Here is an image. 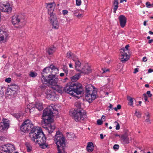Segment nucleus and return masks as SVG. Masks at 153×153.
Wrapping results in <instances>:
<instances>
[{
    "mask_svg": "<svg viewBox=\"0 0 153 153\" xmlns=\"http://www.w3.org/2000/svg\"><path fill=\"white\" fill-rule=\"evenodd\" d=\"M138 72V69L137 68H136L134 69V73L136 74V73Z\"/></svg>",
    "mask_w": 153,
    "mask_h": 153,
    "instance_id": "4d7b16f0",
    "label": "nucleus"
},
{
    "mask_svg": "<svg viewBox=\"0 0 153 153\" xmlns=\"http://www.w3.org/2000/svg\"><path fill=\"white\" fill-rule=\"evenodd\" d=\"M119 147V145L117 144H115L113 146V149H118Z\"/></svg>",
    "mask_w": 153,
    "mask_h": 153,
    "instance_id": "ea45409f",
    "label": "nucleus"
},
{
    "mask_svg": "<svg viewBox=\"0 0 153 153\" xmlns=\"http://www.w3.org/2000/svg\"><path fill=\"white\" fill-rule=\"evenodd\" d=\"M25 145L27 148V151L28 152H30L32 149V147L28 143H26Z\"/></svg>",
    "mask_w": 153,
    "mask_h": 153,
    "instance_id": "473e14b6",
    "label": "nucleus"
},
{
    "mask_svg": "<svg viewBox=\"0 0 153 153\" xmlns=\"http://www.w3.org/2000/svg\"><path fill=\"white\" fill-rule=\"evenodd\" d=\"M97 124L99 125H101L102 123V121L100 119L97 120Z\"/></svg>",
    "mask_w": 153,
    "mask_h": 153,
    "instance_id": "a19ab883",
    "label": "nucleus"
},
{
    "mask_svg": "<svg viewBox=\"0 0 153 153\" xmlns=\"http://www.w3.org/2000/svg\"><path fill=\"white\" fill-rule=\"evenodd\" d=\"M146 94L147 95H148V97H151L152 96V94H151L150 91H148L146 92Z\"/></svg>",
    "mask_w": 153,
    "mask_h": 153,
    "instance_id": "49530a36",
    "label": "nucleus"
},
{
    "mask_svg": "<svg viewBox=\"0 0 153 153\" xmlns=\"http://www.w3.org/2000/svg\"><path fill=\"white\" fill-rule=\"evenodd\" d=\"M146 6L148 7H150L151 6V4L149 2H146Z\"/></svg>",
    "mask_w": 153,
    "mask_h": 153,
    "instance_id": "37998d69",
    "label": "nucleus"
},
{
    "mask_svg": "<svg viewBox=\"0 0 153 153\" xmlns=\"http://www.w3.org/2000/svg\"><path fill=\"white\" fill-rule=\"evenodd\" d=\"M153 72V70L151 69H149L148 71V73H150Z\"/></svg>",
    "mask_w": 153,
    "mask_h": 153,
    "instance_id": "13d9d810",
    "label": "nucleus"
},
{
    "mask_svg": "<svg viewBox=\"0 0 153 153\" xmlns=\"http://www.w3.org/2000/svg\"><path fill=\"white\" fill-rule=\"evenodd\" d=\"M18 86L16 85L13 84L11 86L10 89H13V90L14 89H18Z\"/></svg>",
    "mask_w": 153,
    "mask_h": 153,
    "instance_id": "c9c22d12",
    "label": "nucleus"
},
{
    "mask_svg": "<svg viewBox=\"0 0 153 153\" xmlns=\"http://www.w3.org/2000/svg\"><path fill=\"white\" fill-rule=\"evenodd\" d=\"M100 136L101 139H103V137L102 134H100Z\"/></svg>",
    "mask_w": 153,
    "mask_h": 153,
    "instance_id": "0e129e2a",
    "label": "nucleus"
},
{
    "mask_svg": "<svg viewBox=\"0 0 153 153\" xmlns=\"http://www.w3.org/2000/svg\"><path fill=\"white\" fill-rule=\"evenodd\" d=\"M81 0H76V4L77 6H79L81 4Z\"/></svg>",
    "mask_w": 153,
    "mask_h": 153,
    "instance_id": "e433bc0d",
    "label": "nucleus"
},
{
    "mask_svg": "<svg viewBox=\"0 0 153 153\" xmlns=\"http://www.w3.org/2000/svg\"><path fill=\"white\" fill-rule=\"evenodd\" d=\"M15 149L14 146L11 144H7L0 146L1 153H10Z\"/></svg>",
    "mask_w": 153,
    "mask_h": 153,
    "instance_id": "9d476101",
    "label": "nucleus"
},
{
    "mask_svg": "<svg viewBox=\"0 0 153 153\" xmlns=\"http://www.w3.org/2000/svg\"><path fill=\"white\" fill-rule=\"evenodd\" d=\"M47 98L50 100H53L55 99L56 94L54 91L50 88H47L45 91Z\"/></svg>",
    "mask_w": 153,
    "mask_h": 153,
    "instance_id": "ddd939ff",
    "label": "nucleus"
},
{
    "mask_svg": "<svg viewBox=\"0 0 153 153\" xmlns=\"http://www.w3.org/2000/svg\"><path fill=\"white\" fill-rule=\"evenodd\" d=\"M56 51V48L53 46H51L47 50V52L49 55L53 54Z\"/></svg>",
    "mask_w": 153,
    "mask_h": 153,
    "instance_id": "393cba45",
    "label": "nucleus"
},
{
    "mask_svg": "<svg viewBox=\"0 0 153 153\" xmlns=\"http://www.w3.org/2000/svg\"><path fill=\"white\" fill-rule=\"evenodd\" d=\"M145 121L146 122H148V124H150L151 123L150 118H147L145 120Z\"/></svg>",
    "mask_w": 153,
    "mask_h": 153,
    "instance_id": "a18cd8bd",
    "label": "nucleus"
},
{
    "mask_svg": "<svg viewBox=\"0 0 153 153\" xmlns=\"http://www.w3.org/2000/svg\"><path fill=\"white\" fill-rule=\"evenodd\" d=\"M118 0H114L113 2V10L114 13H116L118 7Z\"/></svg>",
    "mask_w": 153,
    "mask_h": 153,
    "instance_id": "a878e982",
    "label": "nucleus"
},
{
    "mask_svg": "<svg viewBox=\"0 0 153 153\" xmlns=\"http://www.w3.org/2000/svg\"><path fill=\"white\" fill-rule=\"evenodd\" d=\"M135 114L136 116L139 118H140L141 117V113L139 112H137L136 111Z\"/></svg>",
    "mask_w": 153,
    "mask_h": 153,
    "instance_id": "f704fd0d",
    "label": "nucleus"
},
{
    "mask_svg": "<svg viewBox=\"0 0 153 153\" xmlns=\"http://www.w3.org/2000/svg\"><path fill=\"white\" fill-rule=\"evenodd\" d=\"M52 88L59 93H62L65 91L67 93L74 97L81 94L83 91L82 85L78 82L73 83L71 85L67 86L64 88L57 84Z\"/></svg>",
    "mask_w": 153,
    "mask_h": 153,
    "instance_id": "f03ea898",
    "label": "nucleus"
},
{
    "mask_svg": "<svg viewBox=\"0 0 153 153\" xmlns=\"http://www.w3.org/2000/svg\"><path fill=\"white\" fill-rule=\"evenodd\" d=\"M80 74H77L71 77L72 82H74L77 80L79 78Z\"/></svg>",
    "mask_w": 153,
    "mask_h": 153,
    "instance_id": "cd10ccee",
    "label": "nucleus"
},
{
    "mask_svg": "<svg viewBox=\"0 0 153 153\" xmlns=\"http://www.w3.org/2000/svg\"><path fill=\"white\" fill-rule=\"evenodd\" d=\"M46 137L43 133H41L39 136L35 138L36 143H38L42 149H45L48 146V144L46 143Z\"/></svg>",
    "mask_w": 153,
    "mask_h": 153,
    "instance_id": "423d86ee",
    "label": "nucleus"
},
{
    "mask_svg": "<svg viewBox=\"0 0 153 153\" xmlns=\"http://www.w3.org/2000/svg\"><path fill=\"white\" fill-rule=\"evenodd\" d=\"M129 47V45H126L125 47V48L127 50H128V48Z\"/></svg>",
    "mask_w": 153,
    "mask_h": 153,
    "instance_id": "052dcab7",
    "label": "nucleus"
},
{
    "mask_svg": "<svg viewBox=\"0 0 153 153\" xmlns=\"http://www.w3.org/2000/svg\"><path fill=\"white\" fill-rule=\"evenodd\" d=\"M53 71H51L50 70V68L48 67L45 68L43 70V73H42V82L43 81V79L45 78V79H48V77H50L51 76V72Z\"/></svg>",
    "mask_w": 153,
    "mask_h": 153,
    "instance_id": "f8f14e48",
    "label": "nucleus"
},
{
    "mask_svg": "<svg viewBox=\"0 0 153 153\" xmlns=\"http://www.w3.org/2000/svg\"><path fill=\"white\" fill-rule=\"evenodd\" d=\"M0 10L4 12H11L12 10V8L10 7V5L9 3L4 4H0Z\"/></svg>",
    "mask_w": 153,
    "mask_h": 153,
    "instance_id": "f3484780",
    "label": "nucleus"
},
{
    "mask_svg": "<svg viewBox=\"0 0 153 153\" xmlns=\"http://www.w3.org/2000/svg\"><path fill=\"white\" fill-rule=\"evenodd\" d=\"M54 140L57 145L58 151L57 153H66L65 150L66 146L65 138L59 131H56Z\"/></svg>",
    "mask_w": 153,
    "mask_h": 153,
    "instance_id": "7ed1b4c3",
    "label": "nucleus"
},
{
    "mask_svg": "<svg viewBox=\"0 0 153 153\" xmlns=\"http://www.w3.org/2000/svg\"><path fill=\"white\" fill-rule=\"evenodd\" d=\"M2 87L1 88V89H2ZM4 94V92L3 90H2V89H1V90L0 91V97H2Z\"/></svg>",
    "mask_w": 153,
    "mask_h": 153,
    "instance_id": "de8ad7c7",
    "label": "nucleus"
},
{
    "mask_svg": "<svg viewBox=\"0 0 153 153\" xmlns=\"http://www.w3.org/2000/svg\"><path fill=\"white\" fill-rule=\"evenodd\" d=\"M120 26L123 28L126 25V23L127 19L123 15H120L118 18Z\"/></svg>",
    "mask_w": 153,
    "mask_h": 153,
    "instance_id": "a211bd4d",
    "label": "nucleus"
},
{
    "mask_svg": "<svg viewBox=\"0 0 153 153\" xmlns=\"http://www.w3.org/2000/svg\"><path fill=\"white\" fill-rule=\"evenodd\" d=\"M64 75V73H61L60 74V76L62 77Z\"/></svg>",
    "mask_w": 153,
    "mask_h": 153,
    "instance_id": "e2e57ef3",
    "label": "nucleus"
},
{
    "mask_svg": "<svg viewBox=\"0 0 153 153\" xmlns=\"http://www.w3.org/2000/svg\"><path fill=\"white\" fill-rule=\"evenodd\" d=\"M144 96V99L145 101H146L148 100V97L146 94H143Z\"/></svg>",
    "mask_w": 153,
    "mask_h": 153,
    "instance_id": "8fccbe9b",
    "label": "nucleus"
},
{
    "mask_svg": "<svg viewBox=\"0 0 153 153\" xmlns=\"http://www.w3.org/2000/svg\"><path fill=\"white\" fill-rule=\"evenodd\" d=\"M147 59L146 56L144 57L143 58V61L144 62H146L147 61Z\"/></svg>",
    "mask_w": 153,
    "mask_h": 153,
    "instance_id": "5fc2aeb1",
    "label": "nucleus"
},
{
    "mask_svg": "<svg viewBox=\"0 0 153 153\" xmlns=\"http://www.w3.org/2000/svg\"><path fill=\"white\" fill-rule=\"evenodd\" d=\"M50 19L52 25L53 27L55 29H58L59 27V24L56 15L50 16Z\"/></svg>",
    "mask_w": 153,
    "mask_h": 153,
    "instance_id": "4468645a",
    "label": "nucleus"
},
{
    "mask_svg": "<svg viewBox=\"0 0 153 153\" xmlns=\"http://www.w3.org/2000/svg\"><path fill=\"white\" fill-rule=\"evenodd\" d=\"M123 51V53H120V59L121 61L123 62H125L128 60L129 58V56L125 52L124 49H122Z\"/></svg>",
    "mask_w": 153,
    "mask_h": 153,
    "instance_id": "aec40b11",
    "label": "nucleus"
},
{
    "mask_svg": "<svg viewBox=\"0 0 153 153\" xmlns=\"http://www.w3.org/2000/svg\"><path fill=\"white\" fill-rule=\"evenodd\" d=\"M11 80V79L10 78H6L5 80V81L7 82H10Z\"/></svg>",
    "mask_w": 153,
    "mask_h": 153,
    "instance_id": "79ce46f5",
    "label": "nucleus"
},
{
    "mask_svg": "<svg viewBox=\"0 0 153 153\" xmlns=\"http://www.w3.org/2000/svg\"><path fill=\"white\" fill-rule=\"evenodd\" d=\"M35 106L39 111H42L43 109L42 104L39 102H36Z\"/></svg>",
    "mask_w": 153,
    "mask_h": 153,
    "instance_id": "bb28decb",
    "label": "nucleus"
},
{
    "mask_svg": "<svg viewBox=\"0 0 153 153\" xmlns=\"http://www.w3.org/2000/svg\"><path fill=\"white\" fill-rule=\"evenodd\" d=\"M29 76L31 77H35L37 76V73L33 71H31L30 73Z\"/></svg>",
    "mask_w": 153,
    "mask_h": 153,
    "instance_id": "2f4dec72",
    "label": "nucleus"
},
{
    "mask_svg": "<svg viewBox=\"0 0 153 153\" xmlns=\"http://www.w3.org/2000/svg\"><path fill=\"white\" fill-rule=\"evenodd\" d=\"M31 130V132L29 134V136L30 137L31 140L36 142L35 138L40 135L41 133H43L42 131L39 127H33Z\"/></svg>",
    "mask_w": 153,
    "mask_h": 153,
    "instance_id": "6e6552de",
    "label": "nucleus"
},
{
    "mask_svg": "<svg viewBox=\"0 0 153 153\" xmlns=\"http://www.w3.org/2000/svg\"><path fill=\"white\" fill-rule=\"evenodd\" d=\"M94 146L93 143L91 142H88L86 147V150L88 152H91L94 150Z\"/></svg>",
    "mask_w": 153,
    "mask_h": 153,
    "instance_id": "b1692460",
    "label": "nucleus"
},
{
    "mask_svg": "<svg viewBox=\"0 0 153 153\" xmlns=\"http://www.w3.org/2000/svg\"><path fill=\"white\" fill-rule=\"evenodd\" d=\"M32 127L31 126H29V125H27L24 123H23L20 127V129L22 131L25 132L29 131Z\"/></svg>",
    "mask_w": 153,
    "mask_h": 153,
    "instance_id": "5701e85b",
    "label": "nucleus"
},
{
    "mask_svg": "<svg viewBox=\"0 0 153 153\" xmlns=\"http://www.w3.org/2000/svg\"><path fill=\"white\" fill-rule=\"evenodd\" d=\"M81 68L83 69V70L85 71L84 72H82L81 71L79 72L80 74H88L90 73L91 71V68L90 66L88 65V64H86L84 65H82Z\"/></svg>",
    "mask_w": 153,
    "mask_h": 153,
    "instance_id": "6ab92c4d",
    "label": "nucleus"
},
{
    "mask_svg": "<svg viewBox=\"0 0 153 153\" xmlns=\"http://www.w3.org/2000/svg\"><path fill=\"white\" fill-rule=\"evenodd\" d=\"M75 16H76V17L79 18H80L82 17L83 16L82 15V14H78L77 15H75Z\"/></svg>",
    "mask_w": 153,
    "mask_h": 153,
    "instance_id": "3c124183",
    "label": "nucleus"
},
{
    "mask_svg": "<svg viewBox=\"0 0 153 153\" xmlns=\"http://www.w3.org/2000/svg\"><path fill=\"white\" fill-rule=\"evenodd\" d=\"M21 15H15L12 16V22L14 25L19 24L24 22L23 19L21 18Z\"/></svg>",
    "mask_w": 153,
    "mask_h": 153,
    "instance_id": "9b49d317",
    "label": "nucleus"
},
{
    "mask_svg": "<svg viewBox=\"0 0 153 153\" xmlns=\"http://www.w3.org/2000/svg\"><path fill=\"white\" fill-rule=\"evenodd\" d=\"M6 139L5 137L0 136V142L4 141Z\"/></svg>",
    "mask_w": 153,
    "mask_h": 153,
    "instance_id": "58836bf2",
    "label": "nucleus"
},
{
    "mask_svg": "<svg viewBox=\"0 0 153 153\" xmlns=\"http://www.w3.org/2000/svg\"><path fill=\"white\" fill-rule=\"evenodd\" d=\"M85 98L89 102H91L97 97V89L91 85L85 86Z\"/></svg>",
    "mask_w": 153,
    "mask_h": 153,
    "instance_id": "39448f33",
    "label": "nucleus"
},
{
    "mask_svg": "<svg viewBox=\"0 0 153 153\" xmlns=\"http://www.w3.org/2000/svg\"><path fill=\"white\" fill-rule=\"evenodd\" d=\"M69 66L70 68H73V66L71 63L69 64Z\"/></svg>",
    "mask_w": 153,
    "mask_h": 153,
    "instance_id": "338daca9",
    "label": "nucleus"
},
{
    "mask_svg": "<svg viewBox=\"0 0 153 153\" xmlns=\"http://www.w3.org/2000/svg\"><path fill=\"white\" fill-rule=\"evenodd\" d=\"M77 10H73L72 11V12H73L74 13H76L77 12Z\"/></svg>",
    "mask_w": 153,
    "mask_h": 153,
    "instance_id": "69168bd1",
    "label": "nucleus"
},
{
    "mask_svg": "<svg viewBox=\"0 0 153 153\" xmlns=\"http://www.w3.org/2000/svg\"><path fill=\"white\" fill-rule=\"evenodd\" d=\"M149 33L151 34H153V32H152L151 31H149Z\"/></svg>",
    "mask_w": 153,
    "mask_h": 153,
    "instance_id": "774afa93",
    "label": "nucleus"
},
{
    "mask_svg": "<svg viewBox=\"0 0 153 153\" xmlns=\"http://www.w3.org/2000/svg\"><path fill=\"white\" fill-rule=\"evenodd\" d=\"M68 13V11L66 10H64L62 11V13L64 15L67 14Z\"/></svg>",
    "mask_w": 153,
    "mask_h": 153,
    "instance_id": "09e8293b",
    "label": "nucleus"
},
{
    "mask_svg": "<svg viewBox=\"0 0 153 153\" xmlns=\"http://www.w3.org/2000/svg\"><path fill=\"white\" fill-rule=\"evenodd\" d=\"M75 106L78 108L77 110H74L70 112V115L76 122L83 120L87 118L86 113L82 110L79 109L81 108V103L79 102H76L75 103Z\"/></svg>",
    "mask_w": 153,
    "mask_h": 153,
    "instance_id": "20e7f679",
    "label": "nucleus"
},
{
    "mask_svg": "<svg viewBox=\"0 0 153 153\" xmlns=\"http://www.w3.org/2000/svg\"><path fill=\"white\" fill-rule=\"evenodd\" d=\"M117 109H120L121 108V106L120 105H118L117 107Z\"/></svg>",
    "mask_w": 153,
    "mask_h": 153,
    "instance_id": "bf43d9fd",
    "label": "nucleus"
},
{
    "mask_svg": "<svg viewBox=\"0 0 153 153\" xmlns=\"http://www.w3.org/2000/svg\"><path fill=\"white\" fill-rule=\"evenodd\" d=\"M23 123L27 124V125H29L30 126L33 127V124H32V123H31L30 121L28 119L25 121Z\"/></svg>",
    "mask_w": 153,
    "mask_h": 153,
    "instance_id": "7c9ffc66",
    "label": "nucleus"
},
{
    "mask_svg": "<svg viewBox=\"0 0 153 153\" xmlns=\"http://www.w3.org/2000/svg\"><path fill=\"white\" fill-rule=\"evenodd\" d=\"M3 120V122L0 123V132L2 134H4L7 132L9 127L10 123L7 119H4Z\"/></svg>",
    "mask_w": 153,
    "mask_h": 153,
    "instance_id": "1a4fd4ad",
    "label": "nucleus"
},
{
    "mask_svg": "<svg viewBox=\"0 0 153 153\" xmlns=\"http://www.w3.org/2000/svg\"><path fill=\"white\" fill-rule=\"evenodd\" d=\"M59 108L58 105L52 104L43 111V120L42 121V125L48 132L49 135H51L55 128L54 125L52 124L53 122V120L52 118L53 114H58Z\"/></svg>",
    "mask_w": 153,
    "mask_h": 153,
    "instance_id": "f257e3e1",
    "label": "nucleus"
},
{
    "mask_svg": "<svg viewBox=\"0 0 153 153\" xmlns=\"http://www.w3.org/2000/svg\"><path fill=\"white\" fill-rule=\"evenodd\" d=\"M74 61L75 62V68L77 71L79 72V71H81L82 72H84L83 70V68H81L82 65L81 66V63L78 59L74 60Z\"/></svg>",
    "mask_w": 153,
    "mask_h": 153,
    "instance_id": "412c9836",
    "label": "nucleus"
},
{
    "mask_svg": "<svg viewBox=\"0 0 153 153\" xmlns=\"http://www.w3.org/2000/svg\"><path fill=\"white\" fill-rule=\"evenodd\" d=\"M42 82L44 83H48L50 85L54 87L57 84L58 81V78L55 74H51V76L48 77V79L44 78Z\"/></svg>",
    "mask_w": 153,
    "mask_h": 153,
    "instance_id": "0eeeda50",
    "label": "nucleus"
},
{
    "mask_svg": "<svg viewBox=\"0 0 153 153\" xmlns=\"http://www.w3.org/2000/svg\"><path fill=\"white\" fill-rule=\"evenodd\" d=\"M74 55L71 51L68 52L67 53V57L68 58H72Z\"/></svg>",
    "mask_w": 153,
    "mask_h": 153,
    "instance_id": "72a5a7b5",
    "label": "nucleus"
},
{
    "mask_svg": "<svg viewBox=\"0 0 153 153\" xmlns=\"http://www.w3.org/2000/svg\"><path fill=\"white\" fill-rule=\"evenodd\" d=\"M152 42H153V39H150L149 40L148 42L149 44H151Z\"/></svg>",
    "mask_w": 153,
    "mask_h": 153,
    "instance_id": "680f3d73",
    "label": "nucleus"
},
{
    "mask_svg": "<svg viewBox=\"0 0 153 153\" xmlns=\"http://www.w3.org/2000/svg\"><path fill=\"white\" fill-rule=\"evenodd\" d=\"M127 99L129 101V102H128V105H129L133 107V99L131 97L128 96L127 97Z\"/></svg>",
    "mask_w": 153,
    "mask_h": 153,
    "instance_id": "c85d7f7f",
    "label": "nucleus"
},
{
    "mask_svg": "<svg viewBox=\"0 0 153 153\" xmlns=\"http://www.w3.org/2000/svg\"><path fill=\"white\" fill-rule=\"evenodd\" d=\"M102 70L103 71V73H105L108 71H109L108 69H106L105 68H102Z\"/></svg>",
    "mask_w": 153,
    "mask_h": 153,
    "instance_id": "603ef678",
    "label": "nucleus"
},
{
    "mask_svg": "<svg viewBox=\"0 0 153 153\" xmlns=\"http://www.w3.org/2000/svg\"><path fill=\"white\" fill-rule=\"evenodd\" d=\"M9 37V35L7 33L2 30L0 28V41H4L5 42Z\"/></svg>",
    "mask_w": 153,
    "mask_h": 153,
    "instance_id": "dca6fc26",
    "label": "nucleus"
},
{
    "mask_svg": "<svg viewBox=\"0 0 153 153\" xmlns=\"http://www.w3.org/2000/svg\"><path fill=\"white\" fill-rule=\"evenodd\" d=\"M47 8L48 10V13L50 15L53 16L55 15V14L53 13L54 7L56 5L54 3H52L47 4Z\"/></svg>",
    "mask_w": 153,
    "mask_h": 153,
    "instance_id": "2eb2a0df",
    "label": "nucleus"
},
{
    "mask_svg": "<svg viewBox=\"0 0 153 153\" xmlns=\"http://www.w3.org/2000/svg\"><path fill=\"white\" fill-rule=\"evenodd\" d=\"M128 136V132H126L120 137L121 140L123 141L125 144H128L129 142Z\"/></svg>",
    "mask_w": 153,
    "mask_h": 153,
    "instance_id": "4be33fe9",
    "label": "nucleus"
},
{
    "mask_svg": "<svg viewBox=\"0 0 153 153\" xmlns=\"http://www.w3.org/2000/svg\"><path fill=\"white\" fill-rule=\"evenodd\" d=\"M63 71L65 72L66 76H67V74L68 73V71L67 68H64L63 69Z\"/></svg>",
    "mask_w": 153,
    "mask_h": 153,
    "instance_id": "c03bdc74",
    "label": "nucleus"
},
{
    "mask_svg": "<svg viewBox=\"0 0 153 153\" xmlns=\"http://www.w3.org/2000/svg\"><path fill=\"white\" fill-rule=\"evenodd\" d=\"M30 106H31V107H32V104H30L29 105H27V108H29V110H31V109L30 108Z\"/></svg>",
    "mask_w": 153,
    "mask_h": 153,
    "instance_id": "6e6d98bb",
    "label": "nucleus"
},
{
    "mask_svg": "<svg viewBox=\"0 0 153 153\" xmlns=\"http://www.w3.org/2000/svg\"><path fill=\"white\" fill-rule=\"evenodd\" d=\"M145 114L147 118H150V115L149 112H147Z\"/></svg>",
    "mask_w": 153,
    "mask_h": 153,
    "instance_id": "864d4df0",
    "label": "nucleus"
},
{
    "mask_svg": "<svg viewBox=\"0 0 153 153\" xmlns=\"http://www.w3.org/2000/svg\"><path fill=\"white\" fill-rule=\"evenodd\" d=\"M48 68H50V70L51 71H56V72H58L59 71L58 69L52 65H50V66L48 67Z\"/></svg>",
    "mask_w": 153,
    "mask_h": 153,
    "instance_id": "c756f323",
    "label": "nucleus"
},
{
    "mask_svg": "<svg viewBox=\"0 0 153 153\" xmlns=\"http://www.w3.org/2000/svg\"><path fill=\"white\" fill-rule=\"evenodd\" d=\"M115 123H116L117 124L116 125V129L117 130H119L120 128V126L119 124V123L118 122H117L116 121H115Z\"/></svg>",
    "mask_w": 153,
    "mask_h": 153,
    "instance_id": "4c0bfd02",
    "label": "nucleus"
}]
</instances>
